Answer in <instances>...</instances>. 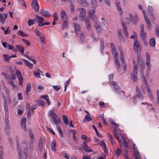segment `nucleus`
Masks as SVG:
<instances>
[{"mask_svg":"<svg viewBox=\"0 0 159 159\" xmlns=\"http://www.w3.org/2000/svg\"><path fill=\"white\" fill-rule=\"evenodd\" d=\"M91 4L92 7L94 8L98 6V2L96 0H92Z\"/></svg>","mask_w":159,"mask_h":159,"instance_id":"nucleus-33","label":"nucleus"},{"mask_svg":"<svg viewBox=\"0 0 159 159\" xmlns=\"http://www.w3.org/2000/svg\"><path fill=\"white\" fill-rule=\"evenodd\" d=\"M55 124L57 125L60 123V119L59 117L56 115L55 114L52 117Z\"/></svg>","mask_w":159,"mask_h":159,"instance_id":"nucleus-21","label":"nucleus"},{"mask_svg":"<svg viewBox=\"0 0 159 159\" xmlns=\"http://www.w3.org/2000/svg\"><path fill=\"white\" fill-rule=\"evenodd\" d=\"M111 48L112 55L113 56L116 68L118 70L120 68V65L118 59V54L117 51L116 49L115 45L113 43H111Z\"/></svg>","mask_w":159,"mask_h":159,"instance_id":"nucleus-3","label":"nucleus"},{"mask_svg":"<svg viewBox=\"0 0 159 159\" xmlns=\"http://www.w3.org/2000/svg\"><path fill=\"white\" fill-rule=\"evenodd\" d=\"M140 26L141 27L140 32L141 37L143 39H146V33L144 31L143 28V24H141L140 25Z\"/></svg>","mask_w":159,"mask_h":159,"instance_id":"nucleus-19","label":"nucleus"},{"mask_svg":"<svg viewBox=\"0 0 159 159\" xmlns=\"http://www.w3.org/2000/svg\"><path fill=\"white\" fill-rule=\"evenodd\" d=\"M122 152L121 149L118 148L115 151V155L117 157H118L120 155Z\"/></svg>","mask_w":159,"mask_h":159,"instance_id":"nucleus-46","label":"nucleus"},{"mask_svg":"<svg viewBox=\"0 0 159 159\" xmlns=\"http://www.w3.org/2000/svg\"><path fill=\"white\" fill-rule=\"evenodd\" d=\"M84 21L86 24V27L88 29H89L90 27V23L89 21V19L88 18H85L84 20Z\"/></svg>","mask_w":159,"mask_h":159,"instance_id":"nucleus-53","label":"nucleus"},{"mask_svg":"<svg viewBox=\"0 0 159 159\" xmlns=\"http://www.w3.org/2000/svg\"><path fill=\"white\" fill-rule=\"evenodd\" d=\"M38 71H34V76L37 78H40V73H39V70H38Z\"/></svg>","mask_w":159,"mask_h":159,"instance_id":"nucleus-56","label":"nucleus"},{"mask_svg":"<svg viewBox=\"0 0 159 159\" xmlns=\"http://www.w3.org/2000/svg\"><path fill=\"white\" fill-rule=\"evenodd\" d=\"M16 75L18 78L20 85H22L23 82V78L20 71L19 70H16Z\"/></svg>","mask_w":159,"mask_h":159,"instance_id":"nucleus-8","label":"nucleus"},{"mask_svg":"<svg viewBox=\"0 0 159 159\" xmlns=\"http://www.w3.org/2000/svg\"><path fill=\"white\" fill-rule=\"evenodd\" d=\"M16 141L17 146V151L18 153V157L19 159H27L28 156V152H32L33 151V145L32 143L29 145L27 144L24 146L21 149V147L19 146V138L18 136L16 137Z\"/></svg>","mask_w":159,"mask_h":159,"instance_id":"nucleus-1","label":"nucleus"},{"mask_svg":"<svg viewBox=\"0 0 159 159\" xmlns=\"http://www.w3.org/2000/svg\"><path fill=\"white\" fill-rule=\"evenodd\" d=\"M7 17V14L6 13H0V21L2 24H4Z\"/></svg>","mask_w":159,"mask_h":159,"instance_id":"nucleus-17","label":"nucleus"},{"mask_svg":"<svg viewBox=\"0 0 159 159\" xmlns=\"http://www.w3.org/2000/svg\"><path fill=\"white\" fill-rule=\"evenodd\" d=\"M22 60L24 61L25 64L28 67L30 68V69H32L33 67V65L31 62H29L28 60L22 59Z\"/></svg>","mask_w":159,"mask_h":159,"instance_id":"nucleus-22","label":"nucleus"},{"mask_svg":"<svg viewBox=\"0 0 159 159\" xmlns=\"http://www.w3.org/2000/svg\"><path fill=\"white\" fill-rule=\"evenodd\" d=\"M140 46L139 42L137 39H136L134 41V43L133 45L134 50L138 52Z\"/></svg>","mask_w":159,"mask_h":159,"instance_id":"nucleus-16","label":"nucleus"},{"mask_svg":"<svg viewBox=\"0 0 159 159\" xmlns=\"http://www.w3.org/2000/svg\"><path fill=\"white\" fill-rule=\"evenodd\" d=\"M38 103L40 106H44L45 103L43 100H40L38 102Z\"/></svg>","mask_w":159,"mask_h":159,"instance_id":"nucleus-57","label":"nucleus"},{"mask_svg":"<svg viewBox=\"0 0 159 159\" xmlns=\"http://www.w3.org/2000/svg\"><path fill=\"white\" fill-rule=\"evenodd\" d=\"M95 11V9H93L91 10H89L88 13L89 18L95 22L97 21L98 19V17L96 15L94 14Z\"/></svg>","mask_w":159,"mask_h":159,"instance_id":"nucleus-7","label":"nucleus"},{"mask_svg":"<svg viewBox=\"0 0 159 159\" xmlns=\"http://www.w3.org/2000/svg\"><path fill=\"white\" fill-rule=\"evenodd\" d=\"M144 18L147 23V28L148 29L151 28V24L148 17L147 16H146L144 17Z\"/></svg>","mask_w":159,"mask_h":159,"instance_id":"nucleus-27","label":"nucleus"},{"mask_svg":"<svg viewBox=\"0 0 159 159\" xmlns=\"http://www.w3.org/2000/svg\"><path fill=\"white\" fill-rule=\"evenodd\" d=\"M39 37L40 42L42 43L45 44V35L43 34H42Z\"/></svg>","mask_w":159,"mask_h":159,"instance_id":"nucleus-37","label":"nucleus"},{"mask_svg":"<svg viewBox=\"0 0 159 159\" xmlns=\"http://www.w3.org/2000/svg\"><path fill=\"white\" fill-rule=\"evenodd\" d=\"M3 149L0 146V158L2 159L3 156Z\"/></svg>","mask_w":159,"mask_h":159,"instance_id":"nucleus-61","label":"nucleus"},{"mask_svg":"<svg viewBox=\"0 0 159 159\" xmlns=\"http://www.w3.org/2000/svg\"><path fill=\"white\" fill-rule=\"evenodd\" d=\"M121 23L123 25V29L124 30V32L125 35L127 37L128 36V33L127 32V27L126 25L124 24V22H123L122 21H121Z\"/></svg>","mask_w":159,"mask_h":159,"instance_id":"nucleus-39","label":"nucleus"},{"mask_svg":"<svg viewBox=\"0 0 159 159\" xmlns=\"http://www.w3.org/2000/svg\"><path fill=\"white\" fill-rule=\"evenodd\" d=\"M82 146L85 150L87 148H89L88 146L87 145V143L86 141H84L82 143Z\"/></svg>","mask_w":159,"mask_h":159,"instance_id":"nucleus-62","label":"nucleus"},{"mask_svg":"<svg viewBox=\"0 0 159 159\" xmlns=\"http://www.w3.org/2000/svg\"><path fill=\"white\" fill-rule=\"evenodd\" d=\"M149 45L152 47H155L156 42L155 40L153 38H152L149 41Z\"/></svg>","mask_w":159,"mask_h":159,"instance_id":"nucleus-32","label":"nucleus"},{"mask_svg":"<svg viewBox=\"0 0 159 159\" xmlns=\"http://www.w3.org/2000/svg\"><path fill=\"white\" fill-rule=\"evenodd\" d=\"M55 109L54 108H53L51 110H50L49 112L48 116H52L53 117L55 114H56L54 113Z\"/></svg>","mask_w":159,"mask_h":159,"instance_id":"nucleus-40","label":"nucleus"},{"mask_svg":"<svg viewBox=\"0 0 159 159\" xmlns=\"http://www.w3.org/2000/svg\"><path fill=\"white\" fill-rule=\"evenodd\" d=\"M37 108V106L36 105H33L31 106L30 108V110L31 111H33L34 110Z\"/></svg>","mask_w":159,"mask_h":159,"instance_id":"nucleus-64","label":"nucleus"},{"mask_svg":"<svg viewBox=\"0 0 159 159\" xmlns=\"http://www.w3.org/2000/svg\"><path fill=\"white\" fill-rule=\"evenodd\" d=\"M146 65L147 66V69L146 70V77L148 78L149 76V73L150 71V68L151 66V64L150 62L146 61Z\"/></svg>","mask_w":159,"mask_h":159,"instance_id":"nucleus-20","label":"nucleus"},{"mask_svg":"<svg viewBox=\"0 0 159 159\" xmlns=\"http://www.w3.org/2000/svg\"><path fill=\"white\" fill-rule=\"evenodd\" d=\"M31 87L30 84L29 83H27L25 89V93L28 95V93H29L31 90Z\"/></svg>","mask_w":159,"mask_h":159,"instance_id":"nucleus-31","label":"nucleus"},{"mask_svg":"<svg viewBox=\"0 0 159 159\" xmlns=\"http://www.w3.org/2000/svg\"><path fill=\"white\" fill-rule=\"evenodd\" d=\"M137 97L139 100H142L143 98V96L142 93L140 92H138L137 91V95L133 97V102L134 104L136 103V99Z\"/></svg>","mask_w":159,"mask_h":159,"instance_id":"nucleus-12","label":"nucleus"},{"mask_svg":"<svg viewBox=\"0 0 159 159\" xmlns=\"http://www.w3.org/2000/svg\"><path fill=\"white\" fill-rule=\"evenodd\" d=\"M133 63L134 64V67L133 68V71L132 73L131 74V77L132 80L134 82H135L138 80L137 75V66L135 65L134 61L133 60Z\"/></svg>","mask_w":159,"mask_h":159,"instance_id":"nucleus-5","label":"nucleus"},{"mask_svg":"<svg viewBox=\"0 0 159 159\" xmlns=\"http://www.w3.org/2000/svg\"><path fill=\"white\" fill-rule=\"evenodd\" d=\"M74 25L75 31L76 32L80 31V27L78 24L76 23H74Z\"/></svg>","mask_w":159,"mask_h":159,"instance_id":"nucleus-52","label":"nucleus"},{"mask_svg":"<svg viewBox=\"0 0 159 159\" xmlns=\"http://www.w3.org/2000/svg\"><path fill=\"white\" fill-rule=\"evenodd\" d=\"M26 121V119L24 117L22 118L21 120V126L25 131H26L27 129L25 125Z\"/></svg>","mask_w":159,"mask_h":159,"instance_id":"nucleus-23","label":"nucleus"},{"mask_svg":"<svg viewBox=\"0 0 159 159\" xmlns=\"http://www.w3.org/2000/svg\"><path fill=\"white\" fill-rule=\"evenodd\" d=\"M108 135L109 137V139L112 145H114L115 143L114 140L113 139L112 136L109 133H108Z\"/></svg>","mask_w":159,"mask_h":159,"instance_id":"nucleus-47","label":"nucleus"},{"mask_svg":"<svg viewBox=\"0 0 159 159\" xmlns=\"http://www.w3.org/2000/svg\"><path fill=\"white\" fill-rule=\"evenodd\" d=\"M101 144L103 148V151L104 152L106 153L107 152V146L106 143L103 142H102L101 143Z\"/></svg>","mask_w":159,"mask_h":159,"instance_id":"nucleus-42","label":"nucleus"},{"mask_svg":"<svg viewBox=\"0 0 159 159\" xmlns=\"http://www.w3.org/2000/svg\"><path fill=\"white\" fill-rule=\"evenodd\" d=\"M17 34L18 35L22 37H27L28 36L27 34L20 30L18 31Z\"/></svg>","mask_w":159,"mask_h":159,"instance_id":"nucleus-48","label":"nucleus"},{"mask_svg":"<svg viewBox=\"0 0 159 159\" xmlns=\"http://www.w3.org/2000/svg\"><path fill=\"white\" fill-rule=\"evenodd\" d=\"M129 15L133 24H136L137 22L138 21V15L137 14H135L134 16H133V15L130 13H129Z\"/></svg>","mask_w":159,"mask_h":159,"instance_id":"nucleus-11","label":"nucleus"},{"mask_svg":"<svg viewBox=\"0 0 159 159\" xmlns=\"http://www.w3.org/2000/svg\"><path fill=\"white\" fill-rule=\"evenodd\" d=\"M3 57L5 59V60L7 62L9 61L10 58H11V57L8 54H4L3 55Z\"/></svg>","mask_w":159,"mask_h":159,"instance_id":"nucleus-55","label":"nucleus"},{"mask_svg":"<svg viewBox=\"0 0 159 159\" xmlns=\"http://www.w3.org/2000/svg\"><path fill=\"white\" fill-rule=\"evenodd\" d=\"M118 50L120 52V59L122 62L123 68L124 70H126L127 66L125 60V56L124 51L120 47H119Z\"/></svg>","mask_w":159,"mask_h":159,"instance_id":"nucleus-4","label":"nucleus"},{"mask_svg":"<svg viewBox=\"0 0 159 159\" xmlns=\"http://www.w3.org/2000/svg\"><path fill=\"white\" fill-rule=\"evenodd\" d=\"M38 146L39 149L41 150L43 147V140L41 138H40L38 144Z\"/></svg>","mask_w":159,"mask_h":159,"instance_id":"nucleus-45","label":"nucleus"},{"mask_svg":"<svg viewBox=\"0 0 159 159\" xmlns=\"http://www.w3.org/2000/svg\"><path fill=\"white\" fill-rule=\"evenodd\" d=\"M80 13L79 15V17L80 19L81 20L85 19V10L84 8H82L80 9Z\"/></svg>","mask_w":159,"mask_h":159,"instance_id":"nucleus-18","label":"nucleus"},{"mask_svg":"<svg viewBox=\"0 0 159 159\" xmlns=\"http://www.w3.org/2000/svg\"><path fill=\"white\" fill-rule=\"evenodd\" d=\"M25 48L24 46L17 45L16 46V48L14 50V52L16 50V51H19L22 54H23L24 52Z\"/></svg>","mask_w":159,"mask_h":159,"instance_id":"nucleus-13","label":"nucleus"},{"mask_svg":"<svg viewBox=\"0 0 159 159\" xmlns=\"http://www.w3.org/2000/svg\"><path fill=\"white\" fill-rule=\"evenodd\" d=\"M92 120V118L90 114L86 115L83 121L85 122L86 121H89Z\"/></svg>","mask_w":159,"mask_h":159,"instance_id":"nucleus-35","label":"nucleus"},{"mask_svg":"<svg viewBox=\"0 0 159 159\" xmlns=\"http://www.w3.org/2000/svg\"><path fill=\"white\" fill-rule=\"evenodd\" d=\"M2 86L3 89L5 90L6 95L7 96V98H8V101L10 103H11V101L10 98L9 90L7 88L6 86V85L5 84L4 82L3 81H2Z\"/></svg>","mask_w":159,"mask_h":159,"instance_id":"nucleus-15","label":"nucleus"},{"mask_svg":"<svg viewBox=\"0 0 159 159\" xmlns=\"http://www.w3.org/2000/svg\"><path fill=\"white\" fill-rule=\"evenodd\" d=\"M140 61L141 63L140 65V76L141 79H143V80L146 84L148 96L149 97L151 101H152L153 100V97L152 90L150 88L149 84L147 83V80L145 78L143 72L144 69V63L142 61Z\"/></svg>","mask_w":159,"mask_h":159,"instance_id":"nucleus-2","label":"nucleus"},{"mask_svg":"<svg viewBox=\"0 0 159 159\" xmlns=\"http://www.w3.org/2000/svg\"><path fill=\"white\" fill-rule=\"evenodd\" d=\"M133 146L134 152V154L135 159H141L140 154L139 152L136 147L135 146V145L134 144H133Z\"/></svg>","mask_w":159,"mask_h":159,"instance_id":"nucleus-10","label":"nucleus"},{"mask_svg":"<svg viewBox=\"0 0 159 159\" xmlns=\"http://www.w3.org/2000/svg\"><path fill=\"white\" fill-rule=\"evenodd\" d=\"M63 120L65 125H67L68 124V121L67 116L65 115H62Z\"/></svg>","mask_w":159,"mask_h":159,"instance_id":"nucleus-44","label":"nucleus"},{"mask_svg":"<svg viewBox=\"0 0 159 159\" xmlns=\"http://www.w3.org/2000/svg\"><path fill=\"white\" fill-rule=\"evenodd\" d=\"M78 1L83 6H85L87 4L86 0H78Z\"/></svg>","mask_w":159,"mask_h":159,"instance_id":"nucleus-49","label":"nucleus"},{"mask_svg":"<svg viewBox=\"0 0 159 159\" xmlns=\"http://www.w3.org/2000/svg\"><path fill=\"white\" fill-rule=\"evenodd\" d=\"M110 86L116 91L117 93H121L122 94L124 95V93L121 91L119 87L118 86L116 83L114 81L112 82L110 84Z\"/></svg>","mask_w":159,"mask_h":159,"instance_id":"nucleus-6","label":"nucleus"},{"mask_svg":"<svg viewBox=\"0 0 159 159\" xmlns=\"http://www.w3.org/2000/svg\"><path fill=\"white\" fill-rule=\"evenodd\" d=\"M138 7L142 11H143V14L144 17L145 16H147L146 13V11L145 10L143 9V6L140 4H139L138 5Z\"/></svg>","mask_w":159,"mask_h":159,"instance_id":"nucleus-50","label":"nucleus"},{"mask_svg":"<svg viewBox=\"0 0 159 159\" xmlns=\"http://www.w3.org/2000/svg\"><path fill=\"white\" fill-rule=\"evenodd\" d=\"M115 3L116 6L117 8V10L120 11V14L122 15L123 14V11L122 10L119 1L116 0L115 2Z\"/></svg>","mask_w":159,"mask_h":159,"instance_id":"nucleus-24","label":"nucleus"},{"mask_svg":"<svg viewBox=\"0 0 159 159\" xmlns=\"http://www.w3.org/2000/svg\"><path fill=\"white\" fill-rule=\"evenodd\" d=\"M2 75L4 77V78L6 79H9L8 75L5 72H3L2 73Z\"/></svg>","mask_w":159,"mask_h":159,"instance_id":"nucleus-54","label":"nucleus"},{"mask_svg":"<svg viewBox=\"0 0 159 159\" xmlns=\"http://www.w3.org/2000/svg\"><path fill=\"white\" fill-rule=\"evenodd\" d=\"M60 15L61 21L68 20V18L66 15V12L63 9L61 10V13Z\"/></svg>","mask_w":159,"mask_h":159,"instance_id":"nucleus-9","label":"nucleus"},{"mask_svg":"<svg viewBox=\"0 0 159 159\" xmlns=\"http://www.w3.org/2000/svg\"><path fill=\"white\" fill-rule=\"evenodd\" d=\"M94 25L97 31L98 32H101V31L102 29L99 23L97 21L94 22Z\"/></svg>","mask_w":159,"mask_h":159,"instance_id":"nucleus-26","label":"nucleus"},{"mask_svg":"<svg viewBox=\"0 0 159 159\" xmlns=\"http://www.w3.org/2000/svg\"><path fill=\"white\" fill-rule=\"evenodd\" d=\"M155 31L156 35L159 37V26L158 25L156 27Z\"/></svg>","mask_w":159,"mask_h":159,"instance_id":"nucleus-60","label":"nucleus"},{"mask_svg":"<svg viewBox=\"0 0 159 159\" xmlns=\"http://www.w3.org/2000/svg\"><path fill=\"white\" fill-rule=\"evenodd\" d=\"M35 22V19H33V20L31 19H29L27 23L29 26H30L34 24Z\"/></svg>","mask_w":159,"mask_h":159,"instance_id":"nucleus-43","label":"nucleus"},{"mask_svg":"<svg viewBox=\"0 0 159 159\" xmlns=\"http://www.w3.org/2000/svg\"><path fill=\"white\" fill-rule=\"evenodd\" d=\"M114 136L120 142L121 141V139L119 136L118 134L117 133V131L116 129H114Z\"/></svg>","mask_w":159,"mask_h":159,"instance_id":"nucleus-41","label":"nucleus"},{"mask_svg":"<svg viewBox=\"0 0 159 159\" xmlns=\"http://www.w3.org/2000/svg\"><path fill=\"white\" fill-rule=\"evenodd\" d=\"M51 147L52 149L54 151H56V143L55 140H52L51 143Z\"/></svg>","mask_w":159,"mask_h":159,"instance_id":"nucleus-30","label":"nucleus"},{"mask_svg":"<svg viewBox=\"0 0 159 159\" xmlns=\"http://www.w3.org/2000/svg\"><path fill=\"white\" fill-rule=\"evenodd\" d=\"M35 21L36 20L39 23H42L44 20V18L39 16H36Z\"/></svg>","mask_w":159,"mask_h":159,"instance_id":"nucleus-29","label":"nucleus"},{"mask_svg":"<svg viewBox=\"0 0 159 159\" xmlns=\"http://www.w3.org/2000/svg\"><path fill=\"white\" fill-rule=\"evenodd\" d=\"M2 46L5 48L8 47V49L10 50H12L13 49L14 47L13 46L11 45L10 44H8L6 42H3L2 43Z\"/></svg>","mask_w":159,"mask_h":159,"instance_id":"nucleus-25","label":"nucleus"},{"mask_svg":"<svg viewBox=\"0 0 159 159\" xmlns=\"http://www.w3.org/2000/svg\"><path fill=\"white\" fill-rule=\"evenodd\" d=\"M148 61V62L151 61L150 56L148 54L147 52H146V61Z\"/></svg>","mask_w":159,"mask_h":159,"instance_id":"nucleus-63","label":"nucleus"},{"mask_svg":"<svg viewBox=\"0 0 159 159\" xmlns=\"http://www.w3.org/2000/svg\"><path fill=\"white\" fill-rule=\"evenodd\" d=\"M68 20L63 21V23L62 25V28L63 29H67L69 27Z\"/></svg>","mask_w":159,"mask_h":159,"instance_id":"nucleus-34","label":"nucleus"},{"mask_svg":"<svg viewBox=\"0 0 159 159\" xmlns=\"http://www.w3.org/2000/svg\"><path fill=\"white\" fill-rule=\"evenodd\" d=\"M41 14L42 16L45 17L49 16L50 15V13L48 11H43L41 13Z\"/></svg>","mask_w":159,"mask_h":159,"instance_id":"nucleus-51","label":"nucleus"},{"mask_svg":"<svg viewBox=\"0 0 159 159\" xmlns=\"http://www.w3.org/2000/svg\"><path fill=\"white\" fill-rule=\"evenodd\" d=\"M137 34L136 32H133V35H132L130 37V39H137Z\"/></svg>","mask_w":159,"mask_h":159,"instance_id":"nucleus-59","label":"nucleus"},{"mask_svg":"<svg viewBox=\"0 0 159 159\" xmlns=\"http://www.w3.org/2000/svg\"><path fill=\"white\" fill-rule=\"evenodd\" d=\"M104 49V40L103 39H101L100 41V50L101 53L102 54H103V51Z\"/></svg>","mask_w":159,"mask_h":159,"instance_id":"nucleus-28","label":"nucleus"},{"mask_svg":"<svg viewBox=\"0 0 159 159\" xmlns=\"http://www.w3.org/2000/svg\"><path fill=\"white\" fill-rule=\"evenodd\" d=\"M32 6L36 12H38L39 11V7L37 0H33Z\"/></svg>","mask_w":159,"mask_h":159,"instance_id":"nucleus-14","label":"nucleus"},{"mask_svg":"<svg viewBox=\"0 0 159 159\" xmlns=\"http://www.w3.org/2000/svg\"><path fill=\"white\" fill-rule=\"evenodd\" d=\"M29 132L30 137L31 139L32 140L34 139V135L32 130H29Z\"/></svg>","mask_w":159,"mask_h":159,"instance_id":"nucleus-58","label":"nucleus"},{"mask_svg":"<svg viewBox=\"0 0 159 159\" xmlns=\"http://www.w3.org/2000/svg\"><path fill=\"white\" fill-rule=\"evenodd\" d=\"M153 10V8L152 7H149L148 6V13L149 14L151 15L152 16V18L153 19H154L155 18L153 16V14L152 12V11Z\"/></svg>","mask_w":159,"mask_h":159,"instance_id":"nucleus-38","label":"nucleus"},{"mask_svg":"<svg viewBox=\"0 0 159 159\" xmlns=\"http://www.w3.org/2000/svg\"><path fill=\"white\" fill-rule=\"evenodd\" d=\"M4 107L5 110V113H6V117H8V107L7 105V103L5 102V101H4Z\"/></svg>","mask_w":159,"mask_h":159,"instance_id":"nucleus-36","label":"nucleus"}]
</instances>
